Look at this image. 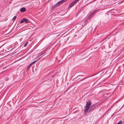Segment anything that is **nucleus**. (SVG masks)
I'll list each match as a JSON object with an SVG mask.
<instances>
[{
	"mask_svg": "<svg viewBox=\"0 0 124 124\" xmlns=\"http://www.w3.org/2000/svg\"><path fill=\"white\" fill-rule=\"evenodd\" d=\"M45 55H44L43 56H41V57H42L43 56H44Z\"/></svg>",
	"mask_w": 124,
	"mask_h": 124,
	"instance_id": "nucleus-17",
	"label": "nucleus"
},
{
	"mask_svg": "<svg viewBox=\"0 0 124 124\" xmlns=\"http://www.w3.org/2000/svg\"><path fill=\"white\" fill-rule=\"evenodd\" d=\"M37 60H36L35 61H34L33 62H32L31 63L32 64V65H33V66H34V64L35 63V62L37 61Z\"/></svg>",
	"mask_w": 124,
	"mask_h": 124,
	"instance_id": "nucleus-9",
	"label": "nucleus"
},
{
	"mask_svg": "<svg viewBox=\"0 0 124 124\" xmlns=\"http://www.w3.org/2000/svg\"><path fill=\"white\" fill-rule=\"evenodd\" d=\"M26 9L24 7L21 8L20 9V11L21 12H23L25 11Z\"/></svg>",
	"mask_w": 124,
	"mask_h": 124,
	"instance_id": "nucleus-5",
	"label": "nucleus"
},
{
	"mask_svg": "<svg viewBox=\"0 0 124 124\" xmlns=\"http://www.w3.org/2000/svg\"><path fill=\"white\" fill-rule=\"evenodd\" d=\"M95 105H92L90 107V110H91V111L94 108H95Z\"/></svg>",
	"mask_w": 124,
	"mask_h": 124,
	"instance_id": "nucleus-7",
	"label": "nucleus"
},
{
	"mask_svg": "<svg viewBox=\"0 0 124 124\" xmlns=\"http://www.w3.org/2000/svg\"><path fill=\"white\" fill-rule=\"evenodd\" d=\"M16 18V16H14L13 18L12 19V20L14 21H15Z\"/></svg>",
	"mask_w": 124,
	"mask_h": 124,
	"instance_id": "nucleus-10",
	"label": "nucleus"
},
{
	"mask_svg": "<svg viewBox=\"0 0 124 124\" xmlns=\"http://www.w3.org/2000/svg\"><path fill=\"white\" fill-rule=\"evenodd\" d=\"M6 80H8L7 79H6Z\"/></svg>",
	"mask_w": 124,
	"mask_h": 124,
	"instance_id": "nucleus-18",
	"label": "nucleus"
},
{
	"mask_svg": "<svg viewBox=\"0 0 124 124\" xmlns=\"http://www.w3.org/2000/svg\"><path fill=\"white\" fill-rule=\"evenodd\" d=\"M75 4H74L73 2L72 3L70 4V6L71 7H72Z\"/></svg>",
	"mask_w": 124,
	"mask_h": 124,
	"instance_id": "nucleus-14",
	"label": "nucleus"
},
{
	"mask_svg": "<svg viewBox=\"0 0 124 124\" xmlns=\"http://www.w3.org/2000/svg\"><path fill=\"white\" fill-rule=\"evenodd\" d=\"M90 111H91V110H90V107H87L86 106L85 108L84 111V112L86 113L88 112H89Z\"/></svg>",
	"mask_w": 124,
	"mask_h": 124,
	"instance_id": "nucleus-3",
	"label": "nucleus"
},
{
	"mask_svg": "<svg viewBox=\"0 0 124 124\" xmlns=\"http://www.w3.org/2000/svg\"><path fill=\"white\" fill-rule=\"evenodd\" d=\"M40 58H39V59H40Z\"/></svg>",
	"mask_w": 124,
	"mask_h": 124,
	"instance_id": "nucleus-19",
	"label": "nucleus"
},
{
	"mask_svg": "<svg viewBox=\"0 0 124 124\" xmlns=\"http://www.w3.org/2000/svg\"><path fill=\"white\" fill-rule=\"evenodd\" d=\"M122 121L121 120L118 122L117 124H122Z\"/></svg>",
	"mask_w": 124,
	"mask_h": 124,
	"instance_id": "nucleus-13",
	"label": "nucleus"
},
{
	"mask_svg": "<svg viewBox=\"0 0 124 124\" xmlns=\"http://www.w3.org/2000/svg\"><path fill=\"white\" fill-rule=\"evenodd\" d=\"M43 54V53H42V54H40V55H38L37 56V57H39V56H41V55H42Z\"/></svg>",
	"mask_w": 124,
	"mask_h": 124,
	"instance_id": "nucleus-16",
	"label": "nucleus"
},
{
	"mask_svg": "<svg viewBox=\"0 0 124 124\" xmlns=\"http://www.w3.org/2000/svg\"><path fill=\"white\" fill-rule=\"evenodd\" d=\"M91 102L90 101H88L86 104V106L87 107H90V106L91 105Z\"/></svg>",
	"mask_w": 124,
	"mask_h": 124,
	"instance_id": "nucleus-4",
	"label": "nucleus"
},
{
	"mask_svg": "<svg viewBox=\"0 0 124 124\" xmlns=\"http://www.w3.org/2000/svg\"><path fill=\"white\" fill-rule=\"evenodd\" d=\"M97 10L94 11L93 12L91 13L88 16L87 19L85 21L82 23V26L85 25L86 23V22L88 21V20H89L93 16V15L95 14V12L97 11Z\"/></svg>",
	"mask_w": 124,
	"mask_h": 124,
	"instance_id": "nucleus-1",
	"label": "nucleus"
},
{
	"mask_svg": "<svg viewBox=\"0 0 124 124\" xmlns=\"http://www.w3.org/2000/svg\"><path fill=\"white\" fill-rule=\"evenodd\" d=\"M65 1L66 0H61V1L57 2V3L60 5L61 3L65 2Z\"/></svg>",
	"mask_w": 124,
	"mask_h": 124,
	"instance_id": "nucleus-6",
	"label": "nucleus"
},
{
	"mask_svg": "<svg viewBox=\"0 0 124 124\" xmlns=\"http://www.w3.org/2000/svg\"><path fill=\"white\" fill-rule=\"evenodd\" d=\"M28 42H27L26 44H25L24 45V47H26L27 45L28 44Z\"/></svg>",
	"mask_w": 124,
	"mask_h": 124,
	"instance_id": "nucleus-15",
	"label": "nucleus"
},
{
	"mask_svg": "<svg viewBox=\"0 0 124 124\" xmlns=\"http://www.w3.org/2000/svg\"><path fill=\"white\" fill-rule=\"evenodd\" d=\"M79 0H75L73 2L74 4H75L77 2L79 1Z\"/></svg>",
	"mask_w": 124,
	"mask_h": 124,
	"instance_id": "nucleus-12",
	"label": "nucleus"
},
{
	"mask_svg": "<svg viewBox=\"0 0 124 124\" xmlns=\"http://www.w3.org/2000/svg\"><path fill=\"white\" fill-rule=\"evenodd\" d=\"M32 66H33V65L31 63L29 64L27 66V70H28Z\"/></svg>",
	"mask_w": 124,
	"mask_h": 124,
	"instance_id": "nucleus-8",
	"label": "nucleus"
},
{
	"mask_svg": "<svg viewBox=\"0 0 124 124\" xmlns=\"http://www.w3.org/2000/svg\"><path fill=\"white\" fill-rule=\"evenodd\" d=\"M59 4L57 3V2L53 6L54 8L56 7V6H57Z\"/></svg>",
	"mask_w": 124,
	"mask_h": 124,
	"instance_id": "nucleus-11",
	"label": "nucleus"
},
{
	"mask_svg": "<svg viewBox=\"0 0 124 124\" xmlns=\"http://www.w3.org/2000/svg\"><path fill=\"white\" fill-rule=\"evenodd\" d=\"M30 22V20H28L26 18H23L22 20L21 21L20 23H22L24 22L25 23H29Z\"/></svg>",
	"mask_w": 124,
	"mask_h": 124,
	"instance_id": "nucleus-2",
	"label": "nucleus"
}]
</instances>
